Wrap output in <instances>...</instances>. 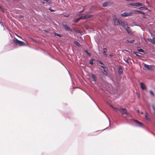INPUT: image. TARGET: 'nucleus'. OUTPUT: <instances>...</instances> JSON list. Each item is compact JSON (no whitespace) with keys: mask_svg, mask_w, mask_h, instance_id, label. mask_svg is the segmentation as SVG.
<instances>
[{"mask_svg":"<svg viewBox=\"0 0 155 155\" xmlns=\"http://www.w3.org/2000/svg\"><path fill=\"white\" fill-rule=\"evenodd\" d=\"M81 18H80V17L76 19L75 20V22H77L78 21L81 20Z\"/></svg>","mask_w":155,"mask_h":155,"instance_id":"bb28decb","label":"nucleus"},{"mask_svg":"<svg viewBox=\"0 0 155 155\" xmlns=\"http://www.w3.org/2000/svg\"><path fill=\"white\" fill-rule=\"evenodd\" d=\"M132 13V12H129V13L124 12V13L121 14V15L122 16L127 17V16L130 15Z\"/></svg>","mask_w":155,"mask_h":155,"instance_id":"39448f33","label":"nucleus"},{"mask_svg":"<svg viewBox=\"0 0 155 155\" xmlns=\"http://www.w3.org/2000/svg\"><path fill=\"white\" fill-rule=\"evenodd\" d=\"M110 57H112L113 56V55L112 54H110Z\"/></svg>","mask_w":155,"mask_h":155,"instance_id":"58836bf2","label":"nucleus"},{"mask_svg":"<svg viewBox=\"0 0 155 155\" xmlns=\"http://www.w3.org/2000/svg\"><path fill=\"white\" fill-rule=\"evenodd\" d=\"M74 43L79 47H80L81 46V45L77 41H75L74 42Z\"/></svg>","mask_w":155,"mask_h":155,"instance_id":"5701e85b","label":"nucleus"},{"mask_svg":"<svg viewBox=\"0 0 155 155\" xmlns=\"http://www.w3.org/2000/svg\"><path fill=\"white\" fill-rule=\"evenodd\" d=\"M149 115V114L148 113L146 112L145 113V117L146 118V119L148 121H150V117H148V116Z\"/></svg>","mask_w":155,"mask_h":155,"instance_id":"0eeeda50","label":"nucleus"},{"mask_svg":"<svg viewBox=\"0 0 155 155\" xmlns=\"http://www.w3.org/2000/svg\"><path fill=\"white\" fill-rule=\"evenodd\" d=\"M101 66L104 69V72H105V76L107 75V73L106 71V69H107V68L105 66L101 65Z\"/></svg>","mask_w":155,"mask_h":155,"instance_id":"9b49d317","label":"nucleus"},{"mask_svg":"<svg viewBox=\"0 0 155 155\" xmlns=\"http://www.w3.org/2000/svg\"><path fill=\"white\" fill-rule=\"evenodd\" d=\"M55 35H56L57 36L60 37H61V35L60 34H59L57 33H55Z\"/></svg>","mask_w":155,"mask_h":155,"instance_id":"c9c22d12","label":"nucleus"},{"mask_svg":"<svg viewBox=\"0 0 155 155\" xmlns=\"http://www.w3.org/2000/svg\"><path fill=\"white\" fill-rule=\"evenodd\" d=\"M109 3L107 2H105L103 4L102 6L104 7H105L108 5Z\"/></svg>","mask_w":155,"mask_h":155,"instance_id":"6ab92c4d","label":"nucleus"},{"mask_svg":"<svg viewBox=\"0 0 155 155\" xmlns=\"http://www.w3.org/2000/svg\"><path fill=\"white\" fill-rule=\"evenodd\" d=\"M107 51V49L106 48H104L103 49V54L104 55L107 56V55L106 54Z\"/></svg>","mask_w":155,"mask_h":155,"instance_id":"f3484780","label":"nucleus"},{"mask_svg":"<svg viewBox=\"0 0 155 155\" xmlns=\"http://www.w3.org/2000/svg\"><path fill=\"white\" fill-rule=\"evenodd\" d=\"M95 61V59L94 58L91 59L90 61V64L91 65H93L94 64L93 61Z\"/></svg>","mask_w":155,"mask_h":155,"instance_id":"a211bd4d","label":"nucleus"},{"mask_svg":"<svg viewBox=\"0 0 155 155\" xmlns=\"http://www.w3.org/2000/svg\"><path fill=\"white\" fill-rule=\"evenodd\" d=\"M148 41L152 43L153 44H155V42L154 40V38H149L148 39Z\"/></svg>","mask_w":155,"mask_h":155,"instance_id":"1a4fd4ad","label":"nucleus"},{"mask_svg":"<svg viewBox=\"0 0 155 155\" xmlns=\"http://www.w3.org/2000/svg\"><path fill=\"white\" fill-rule=\"evenodd\" d=\"M134 11L138 12V13H143V12H141L140 11H136V10H134Z\"/></svg>","mask_w":155,"mask_h":155,"instance_id":"f704fd0d","label":"nucleus"},{"mask_svg":"<svg viewBox=\"0 0 155 155\" xmlns=\"http://www.w3.org/2000/svg\"><path fill=\"white\" fill-rule=\"evenodd\" d=\"M103 74L104 75H105V72H103Z\"/></svg>","mask_w":155,"mask_h":155,"instance_id":"79ce46f5","label":"nucleus"},{"mask_svg":"<svg viewBox=\"0 0 155 155\" xmlns=\"http://www.w3.org/2000/svg\"><path fill=\"white\" fill-rule=\"evenodd\" d=\"M139 5H140V6H143V5L142 4V3H137V6H139Z\"/></svg>","mask_w":155,"mask_h":155,"instance_id":"c85d7f7f","label":"nucleus"},{"mask_svg":"<svg viewBox=\"0 0 155 155\" xmlns=\"http://www.w3.org/2000/svg\"><path fill=\"white\" fill-rule=\"evenodd\" d=\"M139 8L140 9H147V8L145 6L144 7H141L140 8Z\"/></svg>","mask_w":155,"mask_h":155,"instance_id":"393cba45","label":"nucleus"},{"mask_svg":"<svg viewBox=\"0 0 155 155\" xmlns=\"http://www.w3.org/2000/svg\"><path fill=\"white\" fill-rule=\"evenodd\" d=\"M150 94H151L153 96H154V94L153 93V92L152 90H150Z\"/></svg>","mask_w":155,"mask_h":155,"instance_id":"cd10ccee","label":"nucleus"},{"mask_svg":"<svg viewBox=\"0 0 155 155\" xmlns=\"http://www.w3.org/2000/svg\"><path fill=\"white\" fill-rule=\"evenodd\" d=\"M130 60V58H127V59L126 60V61H126V62H127V63H129V61Z\"/></svg>","mask_w":155,"mask_h":155,"instance_id":"2f4dec72","label":"nucleus"},{"mask_svg":"<svg viewBox=\"0 0 155 155\" xmlns=\"http://www.w3.org/2000/svg\"><path fill=\"white\" fill-rule=\"evenodd\" d=\"M119 75H121L123 73L122 69L121 67H119L118 69Z\"/></svg>","mask_w":155,"mask_h":155,"instance_id":"9d476101","label":"nucleus"},{"mask_svg":"<svg viewBox=\"0 0 155 155\" xmlns=\"http://www.w3.org/2000/svg\"><path fill=\"white\" fill-rule=\"evenodd\" d=\"M126 29L127 33L129 34H131L132 33L131 30L129 27H127L126 28Z\"/></svg>","mask_w":155,"mask_h":155,"instance_id":"4468645a","label":"nucleus"},{"mask_svg":"<svg viewBox=\"0 0 155 155\" xmlns=\"http://www.w3.org/2000/svg\"><path fill=\"white\" fill-rule=\"evenodd\" d=\"M154 32L155 33V31H154Z\"/></svg>","mask_w":155,"mask_h":155,"instance_id":"a18cd8bd","label":"nucleus"},{"mask_svg":"<svg viewBox=\"0 0 155 155\" xmlns=\"http://www.w3.org/2000/svg\"><path fill=\"white\" fill-rule=\"evenodd\" d=\"M13 41L16 45H18L20 46H26V44L24 42L19 41L16 38L13 39Z\"/></svg>","mask_w":155,"mask_h":155,"instance_id":"f03ea898","label":"nucleus"},{"mask_svg":"<svg viewBox=\"0 0 155 155\" xmlns=\"http://www.w3.org/2000/svg\"><path fill=\"white\" fill-rule=\"evenodd\" d=\"M63 25L64 27L65 30L67 31H72V30L71 28L68 27L66 22L63 23Z\"/></svg>","mask_w":155,"mask_h":155,"instance_id":"7ed1b4c3","label":"nucleus"},{"mask_svg":"<svg viewBox=\"0 0 155 155\" xmlns=\"http://www.w3.org/2000/svg\"><path fill=\"white\" fill-rule=\"evenodd\" d=\"M49 9L50 10V11L51 12H53L54 11V10L52 9L51 8H50Z\"/></svg>","mask_w":155,"mask_h":155,"instance_id":"e433bc0d","label":"nucleus"},{"mask_svg":"<svg viewBox=\"0 0 155 155\" xmlns=\"http://www.w3.org/2000/svg\"><path fill=\"white\" fill-rule=\"evenodd\" d=\"M134 121L137 124H138V126H139L140 127H142L143 124L142 123L138 121L137 120H135Z\"/></svg>","mask_w":155,"mask_h":155,"instance_id":"ddd939ff","label":"nucleus"},{"mask_svg":"<svg viewBox=\"0 0 155 155\" xmlns=\"http://www.w3.org/2000/svg\"><path fill=\"white\" fill-rule=\"evenodd\" d=\"M99 63L100 64H101L102 65H101L104 66V64L102 63V61H99Z\"/></svg>","mask_w":155,"mask_h":155,"instance_id":"72a5a7b5","label":"nucleus"},{"mask_svg":"<svg viewBox=\"0 0 155 155\" xmlns=\"http://www.w3.org/2000/svg\"><path fill=\"white\" fill-rule=\"evenodd\" d=\"M0 8H1L0 7Z\"/></svg>","mask_w":155,"mask_h":155,"instance_id":"49530a36","label":"nucleus"},{"mask_svg":"<svg viewBox=\"0 0 155 155\" xmlns=\"http://www.w3.org/2000/svg\"><path fill=\"white\" fill-rule=\"evenodd\" d=\"M96 6H93L91 7V8H90V10L91 11H92V10H94L95 9H96Z\"/></svg>","mask_w":155,"mask_h":155,"instance_id":"4be33fe9","label":"nucleus"},{"mask_svg":"<svg viewBox=\"0 0 155 155\" xmlns=\"http://www.w3.org/2000/svg\"><path fill=\"white\" fill-rule=\"evenodd\" d=\"M140 113H141V114H143V112H140Z\"/></svg>","mask_w":155,"mask_h":155,"instance_id":"a19ab883","label":"nucleus"},{"mask_svg":"<svg viewBox=\"0 0 155 155\" xmlns=\"http://www.w3.org/2000/svg\"><path fill=\"white\" fill-rule=\"evenodd\" d=\"M84 10V9H83V10L81 12H83V11Z\"/></svg>","mask_w":155,"mask_h":155,"instance_id":"c03bdc74","label":"nucleus"},{"mask_svg":"<svg viewBox=\"0 0 155 155\" xmlns=\"http://www.w3.org/2000/svg\"><path fill=\"white\" fill-rule=\"evenodd\" d=\"M137 112H138V113H140V110H137Z\"/></svg>","mask_w":155,"mask_h":155,"instance_id":"ea45409f","label":"nucleus"},{"mask_svg":"<svg viewBox=\"0 0 155 155\" xmlns=\"http://www.w3.org/2000/svg\"><path fill=\"white\" fill-rule=\"evenodd\" d=\"M152 106L153 108V110H154V114H155V107L154 105V104H153L152 105Z\"/></svg>","mask_w":155,"mask_h":155,"instance_id":"7c9ffc66","label":"nucleus"},{"mask_svg":"<svg viewBox=\"0 0 155 155\" xmlns=\"http://www.w3.org/2000/svg\"><path fill=\"white\" fill-rule=\"evenodd\" d=\"M80 17V18H81V19H86V15L85 16H83Z\"/></svg>","mask_w":155,"mask_h":155,"instance_id":"a878e982","label":"nucleus"},{"mask_svg":"<svg viewBox=\"0 0 155 155\" xmlns=\"http://www.w3.org/2000/svg\"><path fill=\"white\" fill-rule=\"evenodd\" d=\"M144 67L145 68H147L149 70H150L152 68V67L150 65H148L147 64H144Z\"/></svg>","mask_w":155,"mask_h":155,"instance_id":"f8f14e48","label":"nucleus"},{"mask_svg":"<svg viewBox=\"0 0 155 155\" xmlns=\"http://www.w3.org/2000/svg\"><path fill=\"white\" fill-rule=\"evenodd\" d=\"M86 19L90 18L93 16V15H86Z\"/></svg>","mask_w":155,"mask_h":155,"instance_id":"b1692460","label":"nucleus"},{"mask_svg":"<svg viewBox=\"0 0 155 155\" xmlns=\"http://www.w3.org/2000/svg\"><path fill=\"white\" fill-rule=\"evenodd\" d=\"M111 106L114 110L117 112H120L122 115H124V114L126 116L128 115L129 114V113L127 112V110L126 108H124L122 107H120L119 108H117L115 107H114L112 105H111Z\"/></svg>","mask_w":155,"mask_h":155,"instance_id":"f257e3e1","label":"nucleus"},{"mask_svg":"<svg viewBox=\"0 0 155 155\" xmlns=\"http://www.w3.org/2000/svg\"><path fill=\"white\" fill-rule=\"evenodd\" d=\"M20 18H21L23 17V16L21 15H20Z\"/></svg>","mask_w":155,"mask_h":155,"instance_id":"4c0bfd02","label":"nucleus"},{"mask_svg":"<svg viewBox=\"0 0 155 155\" xmlns=\"http://www.w3.org/2000/svg\"><path fill=\"white\" fill-rule=\"evenodd\" d=\"M138 52H137L135 51H134L133 52V54H136V56H137L139 58H141V56L140 55H139L138 54Z\"/></svg>","mask_w":155,"mask_h":155,"instance_id":"dca6fc26","label":"nucleus"},{"mask_svg":"<svg viewBox=\"0 0 155 155\" xmlns=\"http://www.w3.org/2000/svg\"><path fill=\"white\" fill-rule=\"evenodd\" d=\"M119 25L122 26L124 28H125L127 26V25L126 24H125L124 22L121 21H120V23Z\"/></svg>","mask_w":155,"mask_h":155,"instance_id":"6e6552de","label":"nucleus"},{"mask_svg":"<svg viewBox=\"0 0 155 155\" xmlns=\"http://www.w3.org/2000/svg\"><path fill=\"white\" fill-rule=\"evenodd\" d=\"M130 5L132 6H137V3H130V4H129V5H128V6H130Z\"/></svg>","mask_w":155,"mask_h":155,"instance_id":"412c9836","label":"nucleus"},{"mask_svg":"<svg viewBox=\"0 0 155 155\" xmlns=\"http://www.w3.org/2000/svg\"><path fill=\"white\" fill-rule=\"evenodd\" d=\"M91 76L94 81H96V77L95 75L94 74H92L91 75Z\"/></svg>","mask_w":155,"mask_h":155,"instance_id":"2eb2a0df","label":"nucleus"},{"mask_svg":"<svg viewBox=\"0 0 155 155\" xmlns=\"http://www.w3.org/2000/svg\"><path fill=\"white\" fill-rule=\"evenodd\" d=\"M146 2H147L148 4H149V3H148V2H147V0H146Z\"/></svg>","mask_w":155,"mask_h":155,"instance_id":"37998d69","label":"nucleus"},{"mask_svg":"<svg viewBox=\"0 0 155 155\" xmlns=\"http://www.w3.org/2000/svg\"><path fill=\"white\" fill-rule=\"evenodd\" d=\"M127 41L128 43H133L134 42V40H127Z\"/></svg>","mask_w":155,"mask_h":155,"instance_id":"aec40b11","label":"nucleus"},{"mask_svg":"<svg viewBox=\"0 0 155 155\" xmlns=\"http://www.w3.org/2000/svg\"><path fill=\"white\" fill-rule=\"evenodd\" d=\"M138 51L140 52H144V51L141 48L138 49Z\"/></svg>","mask_w":155,"mask_h":155,"instance_id":"c756f323","label":"nucleus"},{"mask_svg":"<svg viewBox=\"0 0 155 155\" xmlns=\"http://www.w3.org/2000/svg\"><path fill=\"white\" fill-rule=\"evenodd\" d=\"M85 52H86V53H87V54L89 56H90L91 55V54L90 53H89V52H88V51L87 50H85Z\"/></svg>","mask_w":155,"mask_h":155,"instance_id":"473e14b6","label":"nucleus"},{"mask_svg":"<svg viewBox=\"0 0 155 155\" xmlns=\"http://www.w3.org/2000/svg\"><path fill=\"white\" fill-rule=\"evenodd\" d=\"M114 23L116 25H119L120 21L117 18H115L113 19Z\"/></svg>","mask_w":155,"mask_h":155,"instance_id":"20e7f679","label":"nucleus"},{"mask_svg":"<svg viewBox=\"0 0 155 155\" xmlns=\"http://www.w3.org/2000/svg\"><path fill=\"white\" fill-rule=\"evenodd\" d=\"M140 85L141 88L143 90H144L146 88V86L143 82H141L140 83Z\"/></svg>","mask_w":155,"mask_h":155,"instance_id":"423d86ee","label":"nucleus"}]
</instances>
